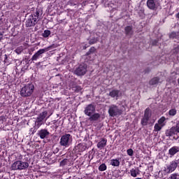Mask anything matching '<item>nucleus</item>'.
Here are the masks:
<instances>
[{
	"instance_id": "1",
	"label": "nucleus",
	"mask_w": 179,
	"mask_h": 179,
	"mask_svg": "<svg viewBox=\"0 0 179 179\" xmlns=\"http://www.w3.org/2000/svg\"><path fill=\"white\" fill-rule=\"evenodd\" d=\"M34 91V85L33 83L25 85L20 91L21 96L24 98L30 97Z\"/></svg>"
},
{
	"instance_id": "2",
	"label": "nucleus",
	"mask_w": 179,
	"mask_h": 179,
	"mask_svg": "<svg viewBox=\"0 0 179 179\" xmlns=\"http://www.w3.org/2000/svg\"><path fill=\"white\" fill-rule=\"evenodd\" d=\"M29 166L28 162L17 160L12 164L11 169L13 171H22L28 169Z\"/></svg>"
},
{
	"instance_id": "3",
	"label": "nucleus",
	"mask_w": 179,
	"mask_h": 179,
	"mask_svg": "<svg viewBox=\"0 0 179 179\" xmlns=\"http://www.w3.org/2000/svg\"><path fill=\"white\" fill-rule=\"evenodd\" d=\"M152 117V113L150 108H146L144 110V115L141 120V124L142 127H146L148 124V122Z\"/></svg>"
},
{
	"instance_id": "4",
	"label": "nucleus",
	"mask_w": 179,
	"mask_h": 179,
	"mask_svg": "<svg viewBox=\"0 0 179 179\" xmlns=\"http://www.w3.org/2000/svg\"><path fill=\"white\" fill-rule=\"evenodd\" d=\"M108 113L110 117L120 116L122 114V110L118 108L116 105H111L109 106Z\"/></svg>"
},
{
	"instance_id": "5",
	"label": "nucleus",
	"mask_w": 179,
	"mask_h": 179,
	"mask_svg": "<svg viewBox=\"0 0 179 179\" xmlns=\"http://www.w3.org/2000/svg\"><path fill=\"white\" fill-rule=\"evenodd\" d=\"M72 141V136L70 134H66L60 138V146H63L65 148L69 147Z\"/></svg>"
},
{
	"instance_id": "6",
	"label": "nucleus",
	"mask_w": 179,
	"mask_h": 179,
	"mask_svg": "<svg viewBox=\"0 0 179 179\" xmlns=\"http://www.w3.org/2000/svg\"><path fill=\"white\" fill-rule=\"evenodd\" d=\"M146 5L150 10H157L160 8V3L157 0H147Z\"/></svg>"
},
{
	"instance_id": "7",
	"label": "nucleus",
	"mask_w": 179,
	"mask_h": 179,
	"mask_svg": "<svg viewBox=\"0 0 179 179\" xmlns=\"http://www.w3.org/2000/svg\"><path fill=\"white\" fill-rule=\"evenodd\" d=\"M96 112V106L92 104H88L87 105L85 108H84V114L87 116V117H90L91 115H92L94 113Z\"/></svg>"
},
{
	"instance_id": "8",
	"label": "nucleus",
	"mask_w": 179,
	"mask_h": 179,
	"mask_svg": "<svg viewBox=\"0 0 179 179\" xmlns=\"http://www.w3.org/2000/svg\"><path fill=\"white\" fill-rule=\"evenodd\" d=\"M87 73V67L84 64H80L76 71H74V74L77 76H83Z\"/></svg>"
},
{
	"instance_id": "9",
	"label": "nucleus",
	"mask_w": 179,
	"mask_h": 179,
	"mask_svg": "<svg viewBox=\"0 0 179 179\" xmlns=\"http://www.w3.org/2000/svg\"><path fill=\"white\" fill-rule=\"evenodd\" d=\"M178 166V164L176 161H172L170 164L166 166V168L165 169V171L167 173H171L176 171Z\"/></svg>"
},
{
	"instance_id": "10",
	"label": "nucleus",
	"mask_w": 179,
	"mask_h": 179,
	"mask_svg": "<svg viewBox=\"0 0 179 179\" xmlns=\"http://www.w3.org/2000/svg\"><path fill=\"white\" fill-rule=\"evenodd\" d=\"M48 49H40L39 50L37 51L34 55H32V58H31V61L35 62L37 61L42 55L45 54L47 52Z\"/></svg>"
},
{
	"instance_id": "11",
	"label": "nucleus",
	"mask_w": 179,
	"mask_h": 179,
	"mask_svg": "<svg viewBox=\"0 0 179 179\" xmlns=\"http://www.w3.org/2000/svg\"><path fill=\"white\" fill-rule=\"evenodd\" d=\"M49 136L50 131L47 129H41L38 131V136H39L42 140L48 138Z\"/></svg>"
},
{
	"instance_id": "12",
	"label": "nucleus",
	"mask_w": 179,
	"mask_h": 179,
	"mask_svg": "<svg viewBox=\"0 0 179 179\" xmlns=\"http://www.w3.org/2000/svg\"><path fill=\"white\" fill-rule=\"evenodd\" d=\"M87 148V144L86 143H80L74 147V150H76V152H85Z\"/></svg>"
},
{
	"instance_id": "13",
	"label": "nucleus",
	"mask_w": 179,
	"mask_h": 179,
	"mask_svg": "<svg viewBox=\"0 0 179 179\" xmlns=\"http://www.w3.org/2000/svg\"><path fill=\"white\" fill-rule=\"evenodd\" d=\"M108 140L106 138H101L97 143L96 148L100 150H103L107 145Z\"/></svg>"
},
{
	"instance_id": "14",
	"label": "nucleus",
	"mask_w": 179,
	"mask_h": 179,
	"mask_svg": "<svg viewBox=\"0 0 179 179\" xmlns=\"http://www.w3.org/2000/svg\"><path fill=\"white\" fill-rule=\"evenodd\" d=\"M101 118V114L99 113H94L89 116L88 120L90 122H96Z\"/></svg>"
},
{
	"instance_id": "15",
	"label": "nucleus",
	"mask_w": 179,
	"mask_h": 179,
	"mask_svg": "<svg viewBox=\"0 0 179 179\" xmlns=\"http://www.w3.org/2000/svg\"><path fill=\"white\" fill-rule=\"evenodd\" d=\"M40 13L38 10H36L35 13L32 14V15L29 16V20H31V23H35L38 22L39 18Z\"/></svg>"
},
{
	"instance_id": "16",
	"label": "nucleus",
	"mask_w": 179,
	"mask_h": 179,
	"mask_svg": "<svg viewBox=\"0 0 179 179\" xmlns=\"http://www.w3.org/2000/svg\"><path fill=\"white\" fill-rule=\"evenodd\" d=\"M176 134V127H173L169 129H167L165 132L166 137L174 136Z\"/></svg>"
},
{
	"instance_id": "17",
	"label": "nucleus",
	"mask_w": 179,
	"mask_h": 179,
	"mask_svg": "<svg viewBox=\"0 0 179 179\" xmlns=\"http://www.w3.org/2000/svg\"><path fill=\"white\" fill-rule=\"evenodd\" d=\"M179 152V147L178 146H173L169 150V155L171 157L175 156L177 153Z\"/></svg>"
},
{
	"instance_id": "18",
	"label": "nucleus",
	"mask_w": 179,
	"mask_h": 179,
	"mask_svg": "<svg viewBox=\"0 0 179 179\" xmlns=\"http://www.w3.org/2000/svg\"><path fill=\"white\" fill-rule=\"evenodd\" d=\"M120 159L119 157L116 159H110V165H111L113 167H119L120 165Z\"/></svg>"
},
{
	"instance_id": "19",
	"label": "nucleus",
	"mask_w": 179,
	"mask_h": 179,
	"mask_svg": "<svg viewBox=\"0 0 179 179\" xmlns=\"http://www.w3.org/2000/svg\"><path fill=\"white\" fill-rule=\"evenodd\" d=\"M160 81L159 77H154L149 81V85L154 86L158 85Z\"/></svg>"
},
{
	"instance_id": "20",
	"label": "nucleus",
	"mask_w": 179,
	"mask_h": 179,
	"mask_svg": "<svg viewBox=\"0 0 179 179\" xmlns=\"http://www.w3.org/2000/svg\"><path fill=\"white\" fill-rule=\"evenodd\" d=\"M138 175H140V170L138 168H133L130 170V176L131 177L136 178Z\"/></svg>"
},
{
	"instance_id": "21",
	"label": "nucleus",
	"mask_w": 179,
	"mask_h": 179,
	"mask_svg": "<svg viewBox=\"0 0 179 179\" xmlns=\"http://www.w3.org/2000/svg\"><path fill=\"white\" fill-rule=\"evenodd\" d=\"M120 90H113L109 92V96L111 98H117L119 96Z\"/></svg>"
},
{
	"instance_id": "22",
	"label": "nucleus",
	"mask_w": 179,
	"mask_h": 179,
	"mask_svg": "<svg viewBox=\"0 0 179 179\" xmlns=\"http://www.w3.org/2000/svg\"><path fill=\"white\" fill-rule=\"evenodd\" d=\"M124 31H125L126 36H131V34H133L132 27L130 26L126 27L124 28Z\"/></svg>"
},
{
	"instance_id": "23",
	"label": "nucleus",
	"mask_w": 179,
	"mask_h": 179,
	"mask_svg": "<svg viewBox=\"0 0 179 179\" xmlns=\"http://www.w3.org/2000/svg\"><path fill=\"white\" fill-rule=\"evenodd\" d=\"M163 127H164V125H160L158 123H155L154 126V131L159 132L162 129Z\"/></svg>"
},
{
	"instance_id": "24",
	"label": "nucleus",
	"mask_w": 179,
	"mask_h": 179,
	"mask_svg": "<svg viewBox=\"0 0 179 179\" xmlns=\"http://www.w3.org/2000/svg\"><path fill=\"white\" fill-rule=\"evenodd\" d=\"M169 38H172L173 40L175 38L178 39L179 38V34H178V32H171L169 34Z\"/></svg>"
},
{
	"instance_id": "25",
	"label": "nucleus",
	"mask_w": 179,
	"mask_h": 179,
	"mask_svg": "<svg viewBox=\"0 0 179 179\" xmlns=\"http://www.w3.org/2000/svg\"><path fill=\"white\" fill-rule=\"evenodd\" d=\"M98 170H99V171H101V172L106 171V170H107V166H106V164H104V163L100 164V165L99 166V167H98Z\"/></svg>"
},
{
	"instance_id": "26",
	"label": "nucleus",
	"mask_w": 179,
	"mask_h": 179,
	"mask_svg": "<svg viewBox=\"0 0 179 179\" xmlns=\"http://www.w3.org/2000/svg\"><path fill=\"white\" fill-rule=\"evenodd\" d=\"M96 51V48L92 46L91 47L89 50L86 52L85 56H90L91 54L94 53Z\"/></svg>"
},
{
	"instance_id": "27",
	"label": "nucleus",
	"mask_w": 179,
	"mask_h": 179,
	"mask_svg": "<svg viewBox=\"0 0 179 179\" xmlns=\"http://www.w3.org/2000/svg\"><path fill=\"white\" fill-rule=\"evenodd\" d=\"M99 41V38H92V39H90L89 41V45H92L93 44H96V43H98Z\"/></svg>"
},
{
	"instance_id": "28",
	"label": "nucleus",
	"mask_w": 179,
	"mask_h": 179,
	"mask_svg": "<svg viewBox=\"0 0 179 179\" xmlns=\"http://www.w3.org/2000/svg\"><path fill=\"white\" fill-rule=\"evenodd\" d=\"M165 121H166V117H164V116H162V117H161L158 120L157 124H159L161 125V126L164 127V123Z\"/></svg>"
},
{
	"instance_id": "29",
	"label": "nucleus",
	"mask_w": 179,
	"mask_h": 179,
	"mask_svg": "<svg viewBox=\"0 0 179 179\" xmlns=\"http://www.w3.org/2000/svg\"><path fill=\"white\" fill-rule=\"evenodd\" d=\"M44 120L43 118H41L39 116H38V118H36V127L39 128L42 125V122Z\"/></svg>"
},
{
	"instance_id": "30",
	"label": "nucleus",
	"mask_w": 179,
	"mask_h": 179,
	"mask_svg": "<svg viewBox=\"0 0 179 179\" xmlns=\"http://www.w3.org/2000/svg\"><path fill=\"white\" fill-rule=\"evenodd\" d=\"M51 31L50 30H45L42 34V37L47 38L49 36H50Z\"/></svg>"
},
{
	"instance_id": "31",
	"label": "nucleus",
	"mask_w": 179,
	"mask_h": 179,
	"mask_svg": "<svg viewBox=\"0 0 179 179\" xmlns=\"http://www.w3.org/2000/svg\"><path fill=\"white\" fill-rule=\"evenodd\" d=\"M176 114H177V110L176 108H172L169 110V115L170 116L173 117L176 115Z\"/></svg>"
},
{
	"instance_id": "32",
	"label": "nucleus",
	"mask_w": 179,
	"mask_h": 179,
	"mask_svg": "<svg viewBox=\"0 0 179 179\" xmlns=\"http://www.w3.org/2000/svg\"><path fill=\"white\" fill-rule=\"evenodd\" d=\"M58 46H59L58 44L53 43L49 45V47L43 48V50H48V51H50V50H52L53 48H57V47Z\"/></svg>"
},
{
	"instance_id": "33",
	"label": "nucleus",
	"mask_w": 179,
	"mask_h": 179,
	"mask_svg": "<svg viewBox=\"0 0 179 179\" xmlns=\"http://www.w3.org/2000/svg\"><path fill=\"white\" fill-rule=\"evenodd\" d=\"M82 90V87L80 85H76L74 87H73V91H74L75 92H80Z\"/></svg>"
},
{
	"instance_id": "34",
	"label": "nucleus",
	"mask_w": 179,
	"mask_h": 179,
	"mask_svg": "<svg viewBox=\"0 0 179 179\" xmlns=\"http://www.w3.org/2000/svg\"><path fill=\"white\" fill-rule=\"evenodd\" d=\"M169 179H179V174L178 173H172L171 176L169 177Z\"/></svg>"
},
{
	"instance_id": "35",
	"label": "nucleus",
	"mask_w": 179,
	"mask_h": 179,
	"mask_svg": "<svg viewBox=\"0 0 179 179\" xmlns=\"http://www.w3.org/2000/svg\"><path fill=\"white\" fill-rule=\"evenodd\" d=\"M47 115H48V112L43 111L39 114L38 117H40L41 119H43L44 120Z\"/></svg>"
},
{
	"instance_id": "36",
	"label": "nucleus",
	"mask_w": 179,
	"mask_h": 179,
	"mask_svg": "<svg viewBox=\"0 0 179 179\" xmlns=\"http://www.w3.org/2000/svg\"><path fill=\"white\" fill-rule=\"evenodd\" d=\"M127 154L129 157H133L134 156V150L132 148H129L127 150Z\"/></svg>"
},
{
	"instance_id": "37",
	"label": "nucleus",
	"mask_w": 179,
	"mask_h": 179,
	"mask_svg": "<svg viewBox=\"0 0 179 179\" xmlns=\"http://www.w3.org/2000/svg\"><path fill=\"white\" fill-rule=\"evenodd\" d=\"M52 150H53V154H57L59 152V148L56 146H53Z\"/></svg>"
},
{
	"instance_id": "38",
	"label": "nucleus",
	"mask_w": 179,
	"mask_h": 179,
	"mask_svg": "<svg viewBox=\"0 0 179 179\" xmlns=\"http://www.w3.org/2000/svg\"><path fill=\"white\" fill-rule=\"evenodd\" d=\"M16 156L17 157V159H18L19 161L22 160V159H23V155H22V154H20V153H17Z\"/></svg>"
},
{
	"instance_id": "39",
	"label": "nucleus",
	"mask_w": 179,
	"mask_h": 179,
	"mask_svg": "<svg viewBox=\"0 0 179 179\" xmlns=\"http://www.w3.org/2000/svg\"><path fill=\"white\" fill-rule=\"evenodd\" d=\"M22 50L20 48H17L15 50V52L17 55H20L22 53Z\"/></svg>"
},
{
	"instance_id": "40",
	"label": "nucleus",
	"mask_w": 179,
	"mask_h": 179,
	"mask_svg": "<svg viewBox=\"0 0 179 179\" xmlns=\"http://www.w3.org/2000/svg\"><path fill=\"white\" fill-rule=\"evenodd\" d=\"M35 24H36L35 23H27L26 27H33L35 26Z\"/></svg>"
},
{
	"instance_id": "41",
	"label": "nucleus",
	"mask_w": 179,
	"mask_h": 179,
	"mask_svg": "<svg viewBox=\"0 0 179 179\" xmlns=\"http://www.w3.org/2000/svg\"><path fill=\"white\" fill-rule=\"evenodd\" d=\"M4 63L9 64L8 57L7 55H5Z\"/></svg>"
},
{
	"instance_id": "42",
	"label": "nucleus",
	"mask_w": 179,
	"mask_h": 179,
	"mask_svg": "<svg viewBox=\"0 0 179 179\" xmlns=\"http://www.w3.org/2000/svg\"><path fill=\"white\" fill-rule=\"evenodd\" d=\"M88 47H90V45L85 44L83 48V50H87V48H88Z\"/></svg>"
},
{
	"instance_id": "43",
	"label": "nucleus",
	"mask_w": 179,
	"mask_h": 179,
	"mask_svg": "<svg viewBox=\"0 0 179 179\" xmlns=\"http://www.w3.org/2000/svg\"><path fill=\"white\" fill-rule=\"evenodd\" d=\"M175 51L176 53L179 52V45H178L176 48H175Z\"/></svg>"
},
{
	"instance_id": "44",
	"label": "nucleus",
	"mask_w": 179,
	"mask_h": 179,
	"mask_svg": "<svg viewBox=\"0 0 179 179\" xmlns=\"http://www.w3.org/2000/svg\"><path fill=\"white\" fill-rule=\"evenodd\" d=\"M175 130H176V134H177V133H179V126L177 127L176 128L175 127Z\"/></svg>"
},
{
	"instance_id": "45",
	"label": "nucleus",
	"mask_w": 179,
	"mask_h": 179,
	"mask_svg": "<svg viewBox=\"0 0 179 179\" xmlns=\"http://www.w3.org/2000/svg\"><path fill=\"white\" fill-rule=\"evenodd\" d=\"M3 34L2 33H0V41L3 40Z\"/></svg>"
},
{
	"instance_id": "46",
	"label": "nucleus",
	"mask_w": 179,
	"mask_h": 179,
	"mask_svg": "<svg viewBox=\"0 0 179 179\" xmlns=\"http://www.w3.org/2000/svg\"><path fill=\"white\" fill-rule=\"evenodd\" d=\"M36 132V128L34 129V130H32V134H34Z\"/></svg>"
},
{
	"instance_id": "47",
	"label": "nucleus",
	"mask_w": 179,
	"mask_h": 179,
	"mask_svg": "<svg viewBox=\"0 0 179 179\" xmlns=\"http://www.w3.org/2000/svg\"><path fill=\"white\" fill-rule=\"evenodd\" d=\"M177 19H179V12L176 14Z\"/></svg>"
},
{
	"instance_id": "48",
	"label": "nucleus",
	"mask_w": 179,
	"mask_h": 179,
	"mask_svg": "<svg viewBox=\"0 0 179 179\" xmlns=\"http://www.w3.org/2000/svg\"><path fill=\"white\" fill-rule=\"evenodd\" d=\"M66 161V159H63V161H62V164H64Z\"/></svg>"
},
{
	"instance_id": "49",
	"label": "nucleus",
	"mask_w": 179,
	"mask_h": 179,
	"mask_svg": "<svg viewBox=\"0 0 179 179\" xmlns=\"http://www.w3.org/2000/svg\"><path fill=\"white\" fill-rule=\"evenodd\" d=\"M178 34H179V31L178 32ZM177 40H179V35H178V38H177Z\"/></svg>"
},
{
	"instance_id": "50",
	"label": "nucleus",
	"mask_w": 179,
	"mask_h": 179,
	"mask_svg": "<svg viewBox=\"0 0 179 179\" xmlns=\"http://www.w3.org/2000/svg\"><path fill=\"white\" fill-rule=\"evenodd\" d=\"M135 179H143L142 178H136Z\"/></svg>"
},
{
	"instance_id": "51",
	"label": "nucleus",
	"mask_w": 179,
	"mask_h": 179,
	"mask_svg": "<svg viewBox=\"0 0 179 179\" xmlns=\"http://www.w3.org/2000/svg\"><path fill=\"white\" fill-rule=\"evenodd\" d=\"M178 84L179 85V78H178Z\"/></svg>"
},
{
	"instance_id": "52",
	"label": "nucleus",
	"mask_w": 179,
	"mask_h": 179,
	"mask_svg": "<svg viewBox=\"0 0 179 179\" xmlns=\"http://www.w3.org/2000/svg\"><path fill=\"white\" fill-rule=\"evenodd\" d=\"M32 130H33V128H31V131H32Z\"/></svg>"
},
{
	"instance_id": "53",
	"label": "nucleus",
	"mask_w": 179,
	"mask_h": 179,
	"mask_svg": "<svg viewBox=\"0 0 179 179\" xmlns=\"http://www.w3.org/2000/svg\"><path fill=\"white\" fill-rule=\"evenodd\" d=\"M1 20H2V19H0V22H2Z\"/></svg>"
},
{
	"instance_id": "54",
	"label": "nucleus",
	"mask_w": 179,
	"mask_h": 179,
	"mask_svg": "<svg viewBox=\"0 0 179 179\" xmlns=\"http://www.w3.org/2000/svg\"><path fill=\"white\" fill-rule=\"evenodd\" d=\"M3 179H8V178H3Z\"/></svg>"
}]
</instances>
